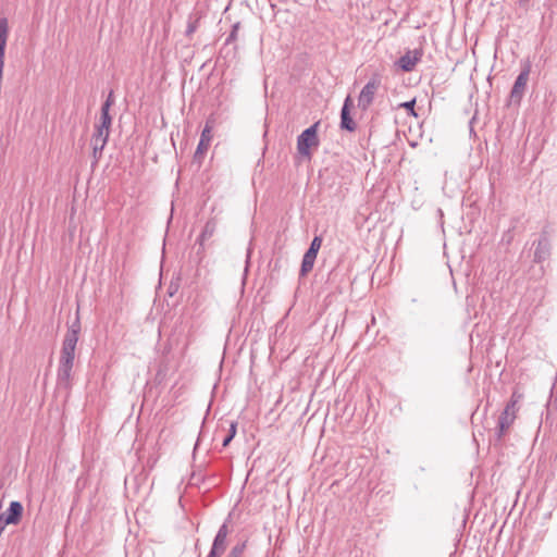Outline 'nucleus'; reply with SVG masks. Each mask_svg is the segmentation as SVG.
Wrapping results in <instances>:
<instances>
[{
    "mask_svg": "<svg viewBox=\"0 0 557 557\" xmlns=\"http://www.w3.org/2000/svg\"><path fill=\"white\" fill-rule=\"evenodd\" d=\"M517 411L518 409H509L508 407H505L498 419V438L503 437L508 429L512 425L517 418Z\"/></svg>",
    "mask_w": 557,
    "mask_h": 557,
    "instance_id": "9",
    "label": "nucleus"
},
{
    "mask_svg": "<svg viewBox=\"0 0 557 557\" xmlns=\"http://www.w3.org/2000/svg\"><path fill=\"white\" fill-rule=\"evenodd\" d=\"M320 122H315L310 127L306 128L298 137H297V150L299 154L310 158L311 148H315L319 146V137H318V129H319Z\"/></svg>",
    "mask_w": 557,
    "mask_h": 557,
    "instance_id": "1",
    "label": "nucleus"
},
{
    "mask_svg": "<svg viewBox=\"0 0 557 557\" xmlns=\"http://www.w3.org/2000/svg\"><path fill=\"white\" fill-rule=\"evenodd\" d=\"M549 256V245L546 239H540L536 244L534 251V261L540 263L546 260Z\"/></svg>",
    "mask_w": 557,
    "mask_h": 557,
    "instance_id": "15",
    "label": "nucleus"
},
{
    "mask_svg": "<svg viewBox=\"0 0 557 557\" xmlns=\"http://www.w3.org/2000/svg\"><path fill=\"white\" fill-rule=\"evenodd\" d=\"M200 20L201 15L198 13L189 15L186 28L187 37H190L197 30V28L199 27Z\"/></svg>",
    "mask_w": 557,
    "mask_h": 557,
    "instance_id": "17",
    "label": "nucleus"
},
{
    "mask_svg": "<svg viewBox=\"0 0 557 557\" xmlns=\"http://www.w3.org/2000/svg\"><path fill=\"white\" fill-rule=\"evenodd\" d=\"M236 430H237V423L236 422H232L230 424V432L227 434V436L223 440V447H226L231 441L234 438L235 434H236Z\"/></svg>",
    "mask_w": 557,
    "mask_h": 557,
    "instance_id": "19",
    "label": "nucleus"
},
{
    "mask_svg": "<svg viewBox=\"0 0 557 557\" xmlns=\"http://www.w3.org/2000/svg\"><path fill=\"white\" fill-rule=\"evenodd\" d=\"M212 140V126L209 123L206 124L205 128L201 132L200 140L198 143L195 158L201 157L209 148L210 143Z\"/></svg>",
    "mask_w": 557,
    "mask_h": 557,
    "instance_id": "10",
    "label": "nucleus"
},
{
    "mask_svg": "<svg viewBox=\"0 0 557 557\" xmlns=\"http://www.w3.org/2000/svg\"><path fill=\"white\" fill-rule=\"evenodd\" d=\"M530 71L531 66L530 64H527L517 76L510 92V98L512 101L520 102L529 81Z\"/></svg>",
    "mask_w": 557,
    "mask_h": 557,
    "instance_id": "4",
    "label": "nucleus"
},
{
    "mask_svg": "<svg viewBox=\"0 0 557 557\" xmlns=\"http://www.w3.org/2000/svg\"><path fill=\"white\" fill-rule=\"evenodd\" d=\"M522 397H523V395L521 393H519L518 391H513L512 394H511L510 400L508 401L506 407H508L509 409L510 408L511 409H518L517 405L522 399Z\"/></svg>",
    "mask_w": 557,
    "mask_h": 557,
    "instance_id": "18",
    "label": "nucleus"
},
{
    "mask_svg": "<svg viewBox=\"0 0 557 557\" xmlns=\"http://www.w3.org/2000/svg\"><path fill=\"white\" fill-rule=\"evenodd\" d=\"M414 104H416V100H414V99H412V100H410V101H406V102L401 103L400 106H401L403 108L407 109V110H408L412 115H414V116H416L417 114L414 113V110H413Z\"/></svg>",
    "mask_w": 557,
    "mask_h": 557,
    "instance_id": "22",
    "label": "nucleus"
},
{
    "mask_svg": "<svg viewBox=\"0 0 557 557\" xmlns=\"http://www.w3.org/2000/svg\"><path fill=\"white\" fill-rule=\"evenodd\" d=\"M321 245H322V238L320 236H314V238L312 239V242L310 244L309 250L313 249V251H315L318 253L321 248Z\"/></svg>",
    "mask_w": 557,
    "mask_h": 557,
    "instance_id": "20",
    "label": "nucleus"
},
{
    "mask_svg": "<svg viewBox=\"0 0 557 557\" xmlns=\"http://www.w3.org/2000/svg\"><path fill=\"white\" fill-rule=\"evenodd\" d=\"M74 362L59 361L57 372V386L59 388L69 389L71 387V376Z\"/></svg>",
    "mask_w": 557,
    "mask_h": 557,
    "instance_id": "6",
    "label": "nucleus"
},
{
    "mask_svg": "<svg viewBox=\"0 0 557 557\" xmlns=\"http://www.w3.org/2000/svg\"><path fill=\"white\" fill-rule=\"evenodd\" d=\"M103 104H108V111H110V108L113 104V91H110V94Z\"/></svg>",
    "mask_w": 557,
    "mask_h": 557,
    "instance_id": "24",
    "label": "nucleus"
},
{
    "mask_svg": "<svg viewBox=\"0 0 557 557\" xmlns=\"http://www.w3.org/2000/svg\"><path fill=\"white\" fill-rule=\"evenodd\" d=\"M216 220L210 219L206 222L200 235L197 238V244L199 245V249L197 251V255L200 256V259L203 258L205 250H206V243L214 235L216 231Z\"/></svg>",
    "mask_w": 557,
    "mask_h": 557,
    "instance_id": "7",
    "label": "nucleus"
},
{
    "mask_svg": "<svg viewBox=\"0 0 557 557\" xmlns=\"http://www.w3.org/2000/svg\"><path fill=\"white\" fill-rule=\"evenodd\" d=\"M110 129L95 126V132L91 137L92 156L97 161L108 143Z\"/></svg>",
    "mask_w": 557,
    "mask_h": 557,
    "instance_id": "3",
    "label": "nucleus"
},
{
    "mask_svg": "<svg viewBox=\"0 0 557 557\" xmlns=\"http://www.w3.org/2000/svg\"><path fill=\"white\" fill-rule=\"evenodd\" d=\"M317 252L312 250H307L304 255L301 268H300V275L306 276L312 269L317 259Z\"/></svg>",
    "mask_w": 557,
    "mask_h": 557,
    "instance_id": "14",
    "label": "nucleus"
},
{
    "mask_svg": "<svg viewBox=\"0 0 557 557\" xmlns=\"http://www.w3.org/2000/svg\"><path fill=\"white\" fill-rule=\"evenodd\" d=\"M81 331L79 321H75L67 330L61 349L60 360L74 362L75 349L78 342V333Z\"/></svg>",
    "mask_w": 557,
    "mask_h": 557,
    "instance_id": "2",
    "label": "nucleus"
},
{
    "mask_svg": "<svg viewBox=\"0 0 557 557\" xmlns=\"http://www.w3.org/2000/svg\"><path fill=\"white\" fill-rule=\"evenodd\" d=\"M111 123H112V117L108 111V104H102L100 121L95 126L110 129Z\"/></svg>",
    "mask_w": 557,
    "mask_h": 557,
    "instance_id": "16",
    "label": "nucleus"
},
{
    "mask_svg": "<svg viewBox=\"0 0 557 557\" xmlns=\"http://www.w3.org/2000/svg\"><path fill=\"white\" fill-rule=\"evenodd\" d=\"M350 103H351V99H350V97H347L345 99V102H344V106H343L342 112H341V127L343 129L354 132L356 129V123L351 119L350 113H349Z\"/></svg>",
    "mask_w": 557,
    "mask_h": 557,
    "instance_id": "11",
    "label": "nucleus"
},
{
    "mask_svg": "<svg viewBox=\"0 0 557 557\" xmlns=\"http://www.w3.org/2000/svg\"><path fill=\"white\" fill-rule=\"evenodd\" d=\"M239 29V23H235L232 27V32L230 33L226 42L234 41L237 37V32Z\"/></svg>",
    "mask_w": 557,
    "mask_h": 557,
    "instance_id": "21",
    "label": "nucleus"
},
{
    "mask_svg": "<svg viewBox=\"0 0 557 557\" xmlns=\"http://www.w3.org/2000/svg\"><path fill=\"white\" fill-rule=\"evenodd\" d=\"M222 554H223V552L211 547V550L207 557H220Z\"/></svg>",
    "mask_w": 557,
    "mask_h": 557,
    "instance_id": "25",
    "label": "nucleus"
},
{
    "mask_svg": "<svg viewBox=\"0 0 557 557\" xmlns=\"http://www.w3.org/2000/svg\"><path fill=\"white\" fill-rule=\"evenodd\" d=\"M244 547H245V545H240V546L237 545V546L233 547L228 557H239L244 550Z\"/></svg>",
    "mask_w": 557,
    "mask_h": 557,
    "instance_id": "23",
    "label": "nucleus"
},
{
    "mask_svg": "<svg viewBox=\"0 0 557 557\" xmlns=\"http://www.w3.org/2000/svg\"><path fill=\"white\" fill-rule=\"evenodd\" d=\"M22 513H23L22 504L20 502L14 500V502H11L7 512L3 513L2 516H4V520L9 524H16L21 520Z\"/></svg>",
    "mask_w": 557,
    "mask_h": 557,
    "instance_id": "12",
    "label": "nucleus"
},
{
    "mask_svg": "<svg viewBox=\"0 0 557 557\" xmlns=\"http://www.w3.org/2000/svg\"><path fill=\"white\" fill-rule=\"evenodd\" d=\"M379 85V81L371 79L363 86L358 98V107L360 109L364 111L370 107V104L373 102Z\"/></svg>",
    "mask_w": 557,
    "mask_h": 557,
    "instance_id": "5",
    "label": "nucleus"
},
{
    "mask_svg": "<svg viewBox=\"0 0 557 557\" xmlns=\"http://www.w3.org/2000/svg\"><path fill=\"white\" fill-rule=\"evenodd\" d=\"M422 52L420 50H408L397 61V65L405 72H411L417 63L421 60Z\"/></svg>",
    "mask_w": 557,
    "mask_h": 557,
    "instance_id": "8",
    "label": "nucleus"
},
{
    "mask_svg": "<svg viewBox=\"0 0 557 557\" xmlns=\"http://www.w3.org/2000/svg\"><path fill=\"white\" fill-rule=\"evenodd\" d=\"M227 535H228V527H227V523H223L214 540H213V544H212V548H215L218 550H221L224 553L225 548H226V539H227Z\"/></svg>",
    "mask_w": 557,
    "mask_h": 557,
    "instance_id": "13",
    "label": "nucleus"
}]
</instances>
